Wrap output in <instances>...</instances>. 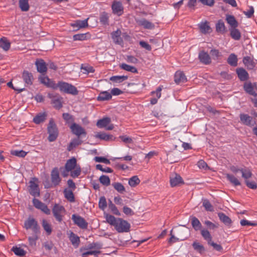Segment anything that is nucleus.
I'll list each match as a JSON object with an SVG mask.
<instances>
[{
  "mask_svg": "<svg viewBox=\"0 0 257 257\" xmlns=\"http://www.w3.org/2000/svg\"><path fill=\"white\" fill-rule=\"evenodd\" d=\"M236 73L239 79L241 81H245L249 79L248 72L243 68H237L236 69Z\"/></svg>",
  "mask_w": 257,
  "mask_h": 257,
  "instance_id": "obj_19",
  "label": "nucleus"
},
{
  "mask_svg": "<svg viewBox=\"0 0 257 257\" xmlns=\"http://www.w3.org/2000/svg\"><path fill=\"white\" fill-rule=\"evenodd\" d=\"M66 212L65 208L59 204H55L52 208V213L56 220L59 222L63 220Z\"/></svg>",
  "mask_w": 257,
  "mask_h": 257,
  "instance_id": "obj_6",
  "label": "nucleus"
},
{
  "mask_svg": "<svg viewBox=\"0 0 257 257\" xmlns=\"http://www.w3.org/2000/svg\"><path fill=\"white\" fill-rule=\"evenodd\" d=\"M30 194L34 197H39L40 196V190L38 185L33 181L30 182Z\"/></svg>",
  "mask_w": 257,
  "mask_h": 257,
  "instance_id": "obj_22",
  "label": "nucleus"
},
{
  "mask_svg": "<svg viewBox=\"0 0 257 257\" xmlns=\"http://www.w3.org/2000/svg\"><path fill=\"white\" fill-rule=\"evenodd\" d=\"M199 27L201 32L203 34H209L211 32V28L207 22L200 23L199 25Z\"/></svg>",
  "mask_w": 257,
  "mask_h": 257,
  "instance_id": "obj_31",
  "label": "nucleus"
},
{
  "mask_svg": "<svg viewBox=\"0 0 257 257\" xmlns=\"http://www.w3.org/2000/svg\"><path fill=\"white\" fill-rule=\"evenodd\" d=\"M50 98H51V102L53 106L56 108L59 109L62 107V97L59 95H54L53 94H49Z\"/></svg>",
  "mask_w": 257,
  "mask_h": 257,
  "instance_id": "obj_12",
  "label": "nucleus"
},
{
  "mask_svg": "<svg viewBox=\"0 0 257 257\" xmlns=\"http://www.w3.org/2000/svg\"><path fill=\"white\" fill-rule=\"evenodd\" d=\"M227 62L231 66H236L237 65V56L234 53L231 54L228 57Z\"/></svg>",
  "mask_w": 257,
  "mask_h": 257,
  "instance_id": "obj_41",
  "label": "nucleus"
},
{
  "mask_svg": "<svg viewBox=\"0 0 257 257\" xmlns=\"http://www.w3.org/2000/svg\"><path fill=\"white\" fill-rule=\"evenodd\" d=\"M216 31L221 33H224L226 31V27L222 20H218L216 24Z\"/></svg>",
  "mask_w": 257,
  "mask_h": 257,
  "instance_id": "obj_46",
  "label": "nucleus"
},
{
  "mask_svg": "<svg viewBox=\"0 0 257 257\" xmlns=\"http://www.w3.org/2000/svg\"><path fill=\"white\" fill-rule=\"evenodd\" d=\"M229 169L234 174H236L238 172H240L241 176L245 181H248V179L251 178L252 175L250 169L247 167L239 168L237 166L232 165L230 167Z\"/></svg>",
  "mask_w": 257,
  "mask_h": 257,
  "instance_id": "obj_5",
  "label": "nucleus"
},
{
  "mask_svg": "<svg viewBox=\"0 0 257 257\" xmlns=\"http://www.w3.org/2000/svg\"><path fill=\"white\" fill-rule=\"evenodd\" d=\"M51 179L52 183L54 186H57L59 184L61 181V179L59 176V173L57 168H54L51 171Z\"/></svg>",
  "mask_w": 257,
  "mask_h": 257,
  "instance_id": "obj_16",
  "label": "nucleus"
},
{
  "mask_svg": "<svg viewBox=\"0 0 257 257\" xmlns=\"http://www.w3.org/2000/svg\"><path fill=\"white\" fill-rule=\"evenodd\" d=\"M140 180L137 176H134L131 177L128 181V184L131 187H135L139 184Z\"/></svg>",
  "mask_w": 257,
  "mask_h": 257,
  "instance_id": "obj_56",
  "label": "nucleus"
},
{
  "mask_svg": "<svg viewBox=\"0 0 257 257\" xmlns=\"http://www.w3.org/2000/svg\"><path fill=\"white\" fill-rule=\"evenodd\" d=\"M22 78L26 86L31 85L33 84L34 77L32 73L26 70L24 71Z\"/></svg>",
  "mask_w": 257,
  "mask_h": 257,
  "instance_id": "obj_17",
  "label": "nucleus"
},
{
  "mask_svg": "<svg viewBox=\"0 0 257 257\" xmlns=\"http://www.w3.org/2000/svg\"><path fill=\"white\" fill-rule=\"evenodd\" d=\"M191 224L193 228L196 230H199L201 229L202 224L200 221L196 217H193L191 219Z\"/></svg>",
  "mask_w": 257,
  "mask_h": 257,
  "instance_id": "obj_48",
  "label": "nucleus"
},
{
  "mask_svg": "<svg viewBox=\"0 0 257 257\" xmlns=\"http://www.w3.org/2000/svg\"><path fill=\"white\" fill-rule=\"evenodd\" d=\"M243 89L246 93L254 97L257 96V83L246 82L243 84Z\"/></svg>",
  "mask_w": 257,
  "mask_h": 257,
  "instance_id": "obj_7",
  "label": "nucleus"
},
{
  "mask_svg": "<svg viewBox=\"0 0 257 257\" xmlns=\"http://www.w3.org/2000/svg\"><path fill=\"white\" fill-rule=\"evenodd\" d=\"M245 183L247 187L250 189L255 190L257 188V184L253 181H246Z\"/></svg>",
  "mask_w": 257,
  "mask_h": 257,
  "instance_id": "obj_63",
  "label": "nucleus"
},
{
  "mask_svg": "<svg viewBox=\"0 0 257 257\" xmlns=\"http://www.w3.org/2000/svg\"><path fill=\"white\" fill-rule=\"evenodd\" d=\"M64 194L65 197L70 202H74L75 201V197L72 190H68L65 189L64 190Z\"/></svg>",
  "mask_w": 257,
  "mask_h": 257,
  "instance_id": "obj_42",
  "label": "nucleus"
},
{
  "mask_svg": "<svg viewBox=\"0 0 257 257\" xmlns=\"http://www.w3.org/2000/svg\"><path fill=\"white\" fill-rule=\"evenodd\" d=\"M108 207L112 212V213L116 215H120V213L115 205L112 203V202L109 200L108 203Z\"/></svg>",
  "mask_w": 257,
  "mask_h": 257,
  "instance_id": "obj_57",
  "label": "nucleus"
},
{
  "mask_svg": "<svg viewBox=\"0 0 257 257\" xmlns=\"http://www.w3.org/2000/svg\"><path fill=\"white\" fill-rule=\"evenodd\" d=\"M113 13L118 16H120L123 12L122 4L119 2H114L112 5Z\"/></svg>",
  "mask_w": 257,
  "mask_h": 257,
  "instance_id": "obj_24",
  "label": "nucleus"
},
{
  "mask_svg": "<svg viewBox=\"0 0 257 257\" xmlns=\"http://www.w3.org/2000/svg\"><path fill=\"white\" fill-rule=\"evenodd\" d=\"M77 161L75 158H72L68 160L65 165L66 171L68 172L71 171L73 169H75L76 166Z\"/></svg>",
  "mask_w": 257,
  "mask_h": 257,
  "instance_id": "obj_26",
  "label": "nucleus"
},
{
  "mask_svg": "<svg viewBox=\"0 0 257 257\" xmlns=\"http://www.w3.org/2000/svg\"><path fill=\"white\" fill-rule=\"evenodd\" d=\"M47 131L49 134L48 138L49 141L50 142L55 141L58 136L59 133L57 125L52 118L49 120Z\"/></svg>",
  "mask_w": 257,
  "mask_h": 257,
  "instance_id": "obj_4",
  "label": "nucleus"
},
{
  "mask_svg": "<svg viewBox=\"0 0 257 257\" xmlns=\"http://www.w3.org/2000/svg\"><path fill=\"white\" fill-rule=\"evenodd\" d=\"M35 64L38 72L41 74L46 73L47 71V66L43 59H37L35 61Z\"/></svg>",
  "mask_w": 257,
  "mask_h": 257,
  "instance_id": "obj_14",
  "label": "nucleus"
},
{
  "mask_svg": "<svg viewBox=\"0 0 257 257\" xmlns=\"http://www.w3.org/2000/svg\"><path fill=\"white\" fill-rule=\"evenodd\" d=\"M100 182L103 185L108 186L110 184V180L108 176L102 175L99 178Z\"/></svg>",
  "mask_w": 257,
  "mask_h": 257,
  "instance_id": "obj_54",
  "label": "nucleus"
},
{
  "mask_svg": "<svg viewBox=\"0 0 257 257\" xmlns=\"http://www.w3.org/2000/svg\"><path fill=\"white\" fill-rule=\"evenodd\" d=\"M98 205L99 208L103 210L106 208L107 202L105 197L102 196L100 198Z\"/></svg>",
  "mask_w": 257,
  "mask_h": 257,
  "instance_id": "obj_58",
  "label": "nucleus"
},
{
  "mask_svg": "<svg viewBox=\"0 0 257 257\" xmlns=\"http://www.w3.org/2000/svg\"><path fill=\"white\" fill-rule=\"evenodd\" d=\"M24 227L26 230L31 229L34 234L40 233V226L38 221L33 217H29L25 221Z\"/></svg>",
  "mask_w": 257,
  "mask_h": 257,
  "instance_id": "obj_3",
  "label": "nucleus"
},
{
  "mask_svg": "<svg viewBox=\"0 0 257 257\" xmlns=\"http://www.w3.org/2000/svg\"><path fill=\"white\" fill-rule=\"evenodd\" d=\"M71 218L74 224L77 225L80 228L86 229L87 228L88 223L81 216L74 214L72 215Z\"/></svg>",
  "mask_w": 257,
  "mask_h": 257,
  "instance_id": "obj_8",
  "label": "nucleus"
},
{
  "mask_svg": "<svg viewBox=\"0 0 257 257\" xmlns=\"http://www.w3.org/2000/svg\"><path fill=\"white\" fill-rule=\"evenodd\" d=\"M47 114L45 112L39 113L33 118V121L36 124H40L44 122L46 119Z\"/></svg>",
  "mask_w": 257,
  "mask_h": 257,
  "instance_id": "obj_34",
  "label": "nucleus"
},
{
  "mask_svg": "<svg viewBox=\"0 0 257 257\" xmlns=\"http://www.w3.org/2000/svg\"><path fill=\"white\" fill-rule=\"evenodd\" d=\"M39 234H34L33 236L28 237V241L30 246L34 247L36 245V241L38 239Z\"/></svg>",
  "mask_w": 257,
  "mask_h": 257,
  "instance_id": "obj_55",
  "label": "nucleus"
},
{
  "mask_svg": "<svg viewBox=\"0 0 257 257\" xmlns=\"http://www.w3.org/2000/svg\"><path fill=\"white\" fill-rule=\"evenodd\" d=\"M208 245H211L213 247V249L218 251H221L223 250V248L220 244H217L214 242L212 240L208 243Z\"/></svg>",
  "mask_w": 257,
  "mask_h": 257,
  "instance_id": "obj_61",
  "label": "nucleus"
},
{
  "mask_svg": "<svg viewBox=\"0 0 257 257\" xmlns=\"http://www.w3.org/2000/svg\"><path fill=\"white\" fill-rule=\"evenodd\" d=\"M56 88L54 89H59L60 91L67 94H71L72 95H77L78 93V91L76 87L71 84L59 81L58 83H55Z\"/></svg>",
  "mask_w": 257,
  "mask_h": 257,
  "instance_id": "obj_2",
  "label": "nucleus"
},
{
  "mask_svg": "<svg viewBox=\"0 0 257 257\" xmlns=\"http://www.w3.org/2000/svg\"><path fill=\"white\" fill-rule=\"evenodd\" d=\"M136 22L138 25L146 29L152 30L155 28V25L145 19L136 20Z\"/></svg>",
  "mask_w": 257,
  "mask_h": 257,
  "instance_id": "obj_20",
  "label": "nucleus"
},
{
  "mask_svg": "<svg viewBox=\"0 0 257 257\" xmlns=\"http://www.w3.org/2000/svg\"><path fill=\"white\" fill-rule=\"evenodd\" d=\"M106 222L114 227L118 232H128L131 227L130 224L126 220L120 218H115L108 214H105Z\"/></svg>",
  "mask_w": 257,
  "mask_h": 257,
  "instance_id": "obj_1",
  "label": "nucleus"
},
{
  "mask_svg": "<svg viewBox=\"0 0 257 257\" xmlns=\"http://www.w3.org/2000/svg\"><path fill=\"white\" fill-rule=\"evenodd\" d=\"M174 81L177 84L185 83L187 81V78L183 72L177 71L175 74Z\"/></svg>",
  "mask_w": 257,
  "mask_h": 257,
  "instance_id": "obj_23",
  "label": "nucleus"
},
{
  "mask_svg": "<svg viewBox=\"0 0 257 257\" xmlns=\"http://www.w3.org/2000/svg\"><path fill=\"white\" fill-rule=\"evenodd\" d=\"M33 205L37 209L41 210L42 212L45 213L47 215H49L51 213V210L48 208V206L36 198H34L33 199Z\"/></svg>",
  "mask_w": 257,
  "mask_h": 257,
  "instance_id": "obj_9",
  "label": "nucleus"
},
{
  "mask_svg": "<svg viewBox=\"0 0 257 257\" xmlns=\"http://www.w3.org/2000/svg\"><path fill=\"white\" fill-rule=\"evenodd\" d=\"M82 143V141L79 139V138L78 137L77 138L74 139L67 147V150L68 151H72L74 148L81 145Z\"/></svg>",
  "mask_w": 257,
  "mask_h": 257,
  "instance_id": "obj_35",
  "label": "nucleus"
},
{
  "mask_svg": "<svg viewBox=\"0 0 257 257\" xmlns=\"http://www.w3.org/2000/svg\"><path fill=\"white\" fill-rule=\"evenodd\" d=\"M239 118L241 122L247 126L251 127L255 124V122L253 121L252 117L247 114H240Z\"/></svg>",
  "mask_w": 257,
  "mask_h": 257,
  "instance_id": "obj_13",
  "label": "nucleus"
},
{
  "mask_svg": "<svg viewBox=\"0 0 257 257\" xmlns=\"http://www.w3.org/2000/svg\"><path fill=\"white\" fill-rule=\"evenodd\" d=\"M210 54L214 59H217L221 56V54L219 51L215 49L211 50Z\"/></svg>",
  "mask_w": 257,
  "mask_h": 257,
  "instance_id": "obj_64",
  "label": "nucleus"
},
{
  "mask_svg": "<svg viewBox=\"0 0 257 257\" xmlns=\"http://www.w3.org/2000/svg\"><path fill=\"white\" fill-rule=\"evenodd\" d=\"M27 154V153L23 150H14L11 152L12 155L22 158L25 157Z\"/></svg>",
  "mask_w": 257,
  "mask_h": 257,
  "instance_id": "obj_59",
  "label": "nucleus"
},
{
  "mask_svg": "<svg viewBox=\"0 0 257 257\" xmlns=\"http://www.w3.org/2000/svg\"><path fill=\"white\" fill-rule=\"evenodd\" d=\"M95 137L106 141L113 140L112 135H108L105 133H98L95 135Z\"/></svg>",
  "mask_w": 257,
  "mask_h": 257,
  "instance_id": "obj_39",
  "label": "nucleus"
},
{
  "mask_svg": "<svg viewBox=\"0 0 257 257\" xmlns=\"http://www.w3.org/2000/svg\"><path fill=\"white\" fill-rule=\"evenodd\" d=\"M201 234L204 239L207 241V243H209L212 240V236L208 230L206 229H201Z\"/></svg>",
  "mask_w": 257,
  "mask_h": 257,
  "instance_id": "obj_49",
  "label": "nucleus"
},
{
  "mask_svg": "<svg viewBox=\"0 0 257 257\" xmlns=\"http://www.w3.org/2000/svg\"><path fill=\"white\" fill-rule=\"evenodd\" d=\"M121 32L120 30L117 29L111 34L113 42L116 44H121L123 42V40L120 37Z\"/></svg>",
  "mask_w": 257,
  "mask_h": 257,
  "instance_id": "obj_27",
  "label": "nucleus"
},
{
  "mask_svg": "<svg viewBox=\"0 0 257 257\" xmlns=\"http://www.w3.org/2000/svg\"><path fill=\"white\" fill-rule=\"evenodd\" d=\"M230 36L235 40H239L241 38V34L236 28L230 29Z\"/></svg>",
  "mask_w": 257,
  "mask_h": 257,
  "instance_id": "obj_43",
  "label": "nucleus"
},
{
  "mask_svg": "<svg viewBox=\"0 0 257 257\" xmlns=\"http://www.w3.org/2000/svg\"><path fill=\"white\" fill-rule=\"evenodd\" d=\"M69 239L72 244L76 248L78 247L80 243V238L78 235L71 232L69 235Z\"/></svg>",
  "mask_w": 257,
  "mask_h": 257,
  "instance_id": "obj_33",
  "label": "nucleus"
},
{
  "mask_svg": "<svg viewBox=\"0 0 257 257\" xmlns=\"http://www.w3.org/2000/svg\"><path fill=\"white\" fill-rule=\"evenodd\" d=\"M226 177L227 180L233 185L237 186L241 185L239 180L233 174H226Z\"/></svg>",
  "mask_w": 257,
  "mask_h": 257,
  "instance_id": "obj_32",
  "label": "nucleus"
},
{
  "mask_svg": "<svg viewBox=\"0 0 257 257\" xmlns=\"http://www.w3.org/2000/svg\"><path fill=\"white\" fill-rule=\"evenodd\" d=\"M88 19H85L84 20H77L74 23L71 24V26L73 28H77V30L80 28H85L88 26Z\"/></svg>",
  "mask_w": 257,
  "mask_h": 257,
  "instance_id": "obj_30",
  "label": "nucleus"
},
{
  "mask_svg": "<svg viewBox=\"0 0 257 257\" xmlns=\"http://www.w3.org/2000/svg\"><path fill=\"white\" fill-rule=\"evenodd\" d=\"M242 61L244 65L249 70L253 69L256 65L253 58L250 56L244 57Z\"/></svg>",
  "mask_w": 257,
  "mask_h": 257,
  "instance_id": "obj_21",
  "label": "nucleus"
},
{
  "mask_svg": "<svg viewBox=\"0 0 257 257\" xmlns=\"http://www.w3.org/2000/svg\"><path fill=\"white\" fill-rule=\"evenodd\" d=\"M81 69L83 70V73L84 74L93 73L95 71L93 67L89 65H82Z\"/></svg>",
  "mask_w": 257,
  "mask_h": 257,
  "instance_id": "obj_53",
  "label": "nucleus"
},
{
  "mask_svg": "<svg viewBox=\"0 0 257 257\" xmlns=\"http://www.w3.org/2000/svg\"><path fill=\"white\" fill-rule=\"evenodd\" d=\"M202 205L205 210L208 211H213V207L208 199H204L202 201Z\"/></svg>",
  "mask_w": 257,
  "mask_h": 257,
  "instance_id": "obj_52",
  "label": "nucleus"
},
{
  "mask_svg": "<svg viewBox=\"0 0 257 257\" xmlns=\"http://www.w3.org/2000/svg\"><path fill=\"white\" fill-rule=\"evenodd\" d=\"M11 250L13 251L16 255L21 257L25 256L26 253V251L23 248L17 246H13Z\"/></svg>",
  "mask_w": 257,
  "mask_h": 257,
  "instance_id": "obj_47",
  "label": "nucleus"
},
{
  "mask_svg": "<svg viewBox=\"0 0 257 257\" xmlns=\"http://www.w3.org/2000/svg\"><path fill=\"white\" fill-rule=\"evenodd\" d=\"M42 226L44 230L46 231L47 235H50L52 232V228L50 224L46 219H43L42 221Z\"/></svg>",
  "mask_w": 257,
  "mask_h": 257,
  "instance_id": "obj_36",
  "label": "nucleus"
},
{
  "mask_svg": "<svg viewBox=\"0 0 257 257\" xmlns=\"http://www.w3.org/2000/svg\"><path fill=\"white\" fill-rule=\"evenodd\" d=\"M11 46V43L5 37L0 39V47L4 50L7 51L9 50Z\"/></svg>",
  "mask_w": 257,
  "mask_h": 257,
  "instance_id": "obj_37",
  "label": "nucleus"
},
{
  "mask_svg": "<svg viewBox=\"0 0 257 257\" xmlns=\"http://www.w3.org/2000/svg\"><path fill=\"white\" fill-rule=\"evenodd\" d=\"M114 188L119 193H123L125 191V188L123 185L118 182H114L112 184Z\"/></svg>",
  "mask_w": 257,
  "mask_h": 257,
  "instance_id": "obj_51",
  "label": "nucleus"
},
{
  "mask_svg": "<svg viewBox=\"0 0 257 257\" xmlns=\"http://www.w3.org/2000/svg\"><path fill=\"white\" fill-rule=\"evenodd\" d=\"M70 128L72 133L78 138L82 135L85 136L86 134L84 128L76 123H73L70 126Z\"/></svg>",
  "mask_w": 257,
  "mask_h": 257,
  "instance_id": "obj_11",
  "label": "nucleus"
},
{
  "mask_svg": "<svg viewBox=\"0 0 257 257\" xmlns=\"http://www.w3.org/2000/svg\"><path fill=\"white\" fill-rule=\"evenodd\" d=\"M45 74V73L42 74V75L39 77L38 79L40 82L48 87H50L53 89L56 88L54 81L50 79Z\"/></svg>",
  "mask_w": 257,
  "mask_h": 257,
  "instance_id": "obj_10",
  "label": "nucleus"
},
{
  "mask_svg": "<svg viewBox=\"0 0 257 257\" xmlns=\"http://www.w3.org/2000/svg\"><path fill=\"white\" fill-rule=\"evenodd\" d=\"M19 5L22 12H28L29 10V0H19Z\"/></svg>",
  "mask_w": 257,
  "mask_h": 257,
  "instance_id": "obj_40",
  "label": "nucleus"
},
{
  "mask_svg": "<svg viewBox=\"0 0 257 257\" xmlns=\"http://www.w3.org/2000/svg\"><path fill=\"white\" fill-rule=\"evenodd\" d=\"M127 76H113L110 78V80L115 83H120L127 79Z\"/></svg>",
  "mask_w": 257,
  "mask_h": 257,
  "instance_id": "obj_50",
  "label": "nucleus"
},
{
  "mask_svg": "<svg viewBox=\"0 0 257 257\" xmlns=\"http://www.w3.org/2000/svg\"><path fill=\"white\" fill-rule=\"evenodd\" d=\"M87 33L85 34H77L73 36V39L74 41H83L86 39Z\"/></svg>",
  "mask_w": 257,
  "mask_h": 257,
  "instance_id": "obj_60",
  "label": "nucleus"
},
{
  "mask_svg": "<svg viewBox=\"0 0 257 257\" xmlns=\"http://www.w3.org/2000/svg\"><path fill=\"white\" fill-rule=\"evenodd\" d=\"M119 67L121 69L125 71L134 73H138V70L135 67L127 65L125 63H122L121 65H120Z\"/></svg>",
  "mask_w": 257,
  "mask_h": 257,
  "instance_id": "obj_44",
  "label": "nucleus"
},
{
  "mask_svg": "<svg viewBox=\"0 0 257 257\" xmlns=\"http://www.w3.org/2000/svg\"><path fill=\"white\" fill-rule=\"evenodd\" d=\"M198 58L200 61L205 65L210 64L211 62L210 56L207 52L204 51H202L199 53Z\"/></svg>",
  "mask_w": 257,
  "mask_h": 257,
  "instance_id": "obj_18",
  "label": "nucleus"
},
{
  "mask_svg": "<svg viewBox=\"0 0 257 257\" xmlns=\"http://www.w3.org/2000/svg\"><path fill=\"white\" fill-rule=\"evenodd\" d=\"M192 246L194 250L201 254L204 253L205 250L204 246L197 241H195L193 242Z\"/></svg>",
  "mask_w": 257,
  "mask_h": 257,
  "instance_id": "obj_45",
  "label": "nucleus"
},
{
  "mask_svg": "<svg viewBox=\"0 0 257 257\" xmlns=\"http://www.w3.org/2000/svg\"><path fill=\"white\" fill-rule=\"evenodd\" d=\"M171 186L172 187L180 186L184 183L182 177L178 174H175L170 177Z\"/></svg>",
  "mask_w": 257,
  "mask_h": 257,
  "instance_id": "obj_15",
  "label": "nucleus"
},
{
  "mask_svg": "<svg viewBox=\"0 0 257 257\" xmlns=\"http://www.w3.org/2000/svg\"><path fill=\"white\" fill-rule=\"evenodd\" d=\"M226 21L227 23L230 25L231 28H237L238 27V23L233 16L226 15Z\"/></svg>",
  "mask_w": 257,
  "mask_h": 257,
  "instance_id": "obj_29",
  "label": "nucleus"
},
{
  "mask_svg": "<svg viewBox=\"0 0 257 257\" xmlns=\"http://www.w3.org/2000/svg\"><path fill=\"white\" fill-rule=\"evenodd\" d=\"M111 94L107 91H103L99 93L97 97V100L99 101H104L109 100L111 99Z\"/></svg>",
  "mask_w": 257,
  "mask_h": 257,
  "instance_id": "obj_28",
  "label": "nucleus"
},
{
  "mask_svg": "<svg viewBox=\"0 0 257 257\" xmlns=\"http://www.w3.org/2000/svg\"><path fill=\"white\" fill-rule=\"evenodd\" d=\"M217 214L220 220L226 226H231L232 222L231 219L228 216L226 215L223 212H219Z\"/></svg>",
  "mask_w": 257,
  "mask_h": 257,
  "instance_id": "obj_25",
  "label": "nucleus"
},
{
  "mask_svg": "<svg viewBox=\"0 0 257 257\" xmlns=\"http://www.w3.org/2000/svg\"><path fill=\"white\" fill-rule=\"evenodd\" d=\"M111 121L110 118L108 117H103L102 119H99L96 123V125L99 128L106 127Z\"/></svg>",
  "mask_w": 257,
  "mask_h": 257,
  "instance_id": "obj_38",
  "label": "nucleus"
},
{
  "mask_svg": "<svg viewBox=\"0 0 257 257\" xmlns=\"http://www.w3.org/2000/svg\"><path fill=\"white\" fill-rule=\"evenodd\" d=\"M100 22L104 24V25H106V24H108V17L107 16V14L106 13H103L101 15H100Z\"/></svg>",
  "mask_w": 257,
  "mask_h": 257,
  "instance_id": "obj_62",
  "label": "nucleus"
}]
</instances>
